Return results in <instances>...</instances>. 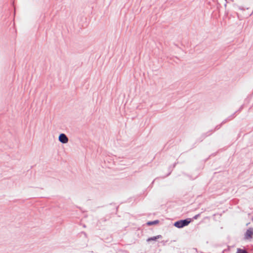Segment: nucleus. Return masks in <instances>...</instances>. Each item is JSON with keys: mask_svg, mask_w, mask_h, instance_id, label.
<instances>
[{"mask_svg": "<svg viewBox=\"0 0 253 253\" xmlns=\"http://www.w3.org/2000/svg\"><path fill=\"white\" fill-rule=\"evenodd\" d=\"M159 223V220H155L154 221H149L147 222V224L148 225H152L154 224H156Z\"/></svg>", "mask_w": 253, "mask_h": 253, "instance_id": "5", "label": "nucleus"}, {"mask_svg": "<svg viewBox=\"0 0 253 253\" xmlns=\"http://www.w3.org/2000/svg\"><path fill=\"white\" fill-rule=\"evenodd\" d=\"M237 253H248L244 250L238 249Z\"/></svg>", "mask_w": 253, "mask_h": 253, "instance_id": "6", "label": "nucleus"}, {"mask_svg": "<svg viewBox=\"0 0 253 253\" xmlns=\"http://www.w3.org/2000/svg\"><path fill=\"white\" fill-rule=\"evenodd\" d=\"M59 141L63 143H66L68 141V138L65 134L62 133L59 136Z\"/></svg>", "mask_w": 253, "mask_h": 253, "instance_id": "2", "label": "nucleus"}, {"mask_svg": "<svg viewBox=\"0 0 253 253\" xmlns=\"http://www.w3.org/2000/svg\"><path fill=\"white\" fill-rule=\"evenodd\" d=\"M190 222L191 220L190 219L181 220L175 222L174 224V225L177 228H182L184 226L188 225Z\"/></svg>", "mask_w": 253, "mask_h": 253, "instance_id": "1", "label": "nucleus"}, {"mask_svg": "<svg viewBox=\"0 0 253 253\" xmlns=\"http://www.w3.org/2000/svg\"><path fill=\"white\" fill-rule=\"evenodd\" d=\"M198 216H199V214L195 215V216H194V218H195V219H197V218L198 217Z\"/></svg>", "mask_w": 253, "mask_h": 253, "instance_id": "7", "label": "nucleus"}, {"mask_svg": "<svg viewBox=\"0 0 253 253\" xmlns=\"http://www.w3.org/2000/svg\"><path fill=\"white\" fill-rule=\"evenodd\" d=\"M253 236V230L252 229H248L245 234V238L247 239H249L252 238Z\"/></svg>", "mask_w": 253, "mask_h": 253, "instance_id": "3", "label": "nucleus"}, {"mask_svg": "<svg viewBox=\"0 0 253 253\" xmlns=\"http://www.w3.org/2000/svg\"><path fill=\"white\" fill-rule=\"evenodd\" d=\"M162 238V236L161 235H158V236H155V237H151V238H148L147 240V242H150V241H155L157 239H160Z\"/></svg>", "mask_w": 253, "mask_h": 253, "instance_id": "4", "label": "nucleus"}]
</instances>
